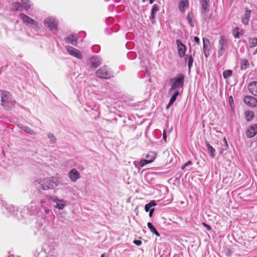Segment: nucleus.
I'll return each mask as SVG.
<instances>
[{
	"mask_svg": "<svg viewBox=\"0 0 257 257\" xmlns=\"http://www.w3.org/2000/svg\"><path fill=\"white\" fill-rule=\"evenodd\" d=\"M154 210H155V208H152L151 210L150 211H150V212H149L150 217L152 216Z\"/></svg>",
	"mask_w": 257,
	"mask_h": 257,
	"instance_id": "nucleus-45",
	"label": "nucleus"
},
{
	"mask_svg": "<svg viewBox=\"0 0 257 257\" xmlns=\"http://www.w3.org/2000/svg\"><path fill=\"white\" fill-rule=\"evenodd\" d=\"M44 24L54 34H55L57 31L58 23L53 17H49L46 19L44 21Z\"/></svg>",
	"mask_w": 257,
	"mask_h": 257,
	"instance_id": "nucleus-6",
	"label": "nucleus"
},
{
	"mask_svg": "<svg viewBox=\"0 0 257 257\" xmlns=\"http://www.w3.org/2000/svg\"><path fill=\"white\" fill-rule=\"evenodd\" d=\"M146 0H142L143 2H145Z\"/></svg>",
	"mask_w": 257,
	"mask_h": 257,
	"instance_id": "nucleus-56",
	"label": "nucleus"
},
{
	"mask_svg": "<svg viewBox=\"0 0 257 257\" xmlns=\"http://www.w3.org/2000/svg\"><path fill=\"white\" fill-rule=\"evenodd\" d=\"M11 9L14 11H22V8L21 3L19 2L13 3L12 5Z\"/></svg>",
	"mask_w": 257,
	"mask_h": 257,
	"instance_id": "nucleus-22",
	"label": "nucleus"
},
{
	"mask_svg": "<svg viewBox=\"0 0 257 257\" xmlns=\"http://www.w3.org/2000/svg\"><path fill=\"white\" fill-rule=\"evenodd\" d=\"M253 115L252 112H248V113L246 115L247 120H251L253 118Z\"/></svg>",
	"mask_w": 257,
	"mask_h": 257,
	"instance_id": "nucleus-38",
	"label": "nucleus"
},
{
	"mask_svg": "<svg viewBox=\"0 0 257 257\" xmlns=\"http://www.w3.org/2000/svg\"><path fill=\"white\" fill-rule=\"evenodd\" d=\"M257 45V39L253 38L249 39V47L251 48Z\"/></svg>",
	"mask_w": 257,
	"mask_h": 257,
	"instance_id": "nucleus-31",
	"label": "nucleus"
},
{
	"mask_svg": "<svg viewBox=\"0 0 257 257\" xmlns=\"http://www.w3.org/2000/svg\"><path fill=\"white\" fill-rule=\"evenodd\" d=\"M185 61L188 62L189 70H190L194 61L192 56L191 55H187L185 57Z\"/></svg>",
	"mask_w": 257,
	"mask_h": 257,
	"instance_id": "nucleus-25",
	"label": "nucleus"
},
{
	"mask_svg": "<svg viewBox=\"0 0 257 257\" xmlns=\"http://www.w3.org/2000/svg\"><path fill=\"white\" fill-rule=\"evenodd\" d=\"M156 205V203L154 200H152L149 203L147 204L145 206V209L146 212H148L151 210L152 208H154L153 207H154Z\"/></svg>",
	"mask_w": 257,
	"mask_h": 257,
	"instance_id": "nucleus-28",
	"label": "nucleus"
},
{
	"mask_svg": "<svg viewBox=\"0 0 257 257\" xmlns=\"http://www.w3.org/2000/svg\"><path fill=\"white\" fill-rule=\"evenodd\" d=\"M2 105L6 108H10L15 104V101L12 99L11 93L6 91H1Z\"/></svg>",
	"mask_w": 257,
	"mask_h": 257,
	"instance_id": "nucleus-3",
	"label": "nucleus"
},
{
	"mask_svg": "<svg viewBox=\"0 0 257 257\" xmlns=\"http://www.w3.org/2000/svg\"><path fill=\"white\" fill-rule=\"evenodd\" d=\"M248 89L253 95L257 96V82L253 81L248 85Z\"/></svg>",
	"mask_w": 257,
	"mask_h": 257,
	"instance_id": "nucleus-17",
	"label": "nucleus"
},
{
	"mask_svg": "<svg viewBox=\"0 0 257 257\" xmlns=\"http://www.w3.org/2000/svg\"><path fill=\"white\" fill-rule=\"evenodd\" d=\"M173 93H173V95L172 96V97H171L169 102L166 107L167 109H168L173 104V103L176 100L177 97L179 94V91H174Z\"/></svg>",
	"mask_w": 257,
	"mask_h": 257,
	"instance_id": "nucleus-19",
	"label": "nucleus"
},
{
	"mask_svg": "<svg viewBox=\"0 0 257 257\" xmlns=\"http://www.w3.org/2000/svg\"><path fill=\"white\" fill-rule=\"evenodd\" d=\"M155 0H149V2H150V3L151 4H153L154 3V2L155 1Z\"/></svg>",
	"mask_w": 257,
	"mask_h": 257,
	"instance_id": "nucleus-49",
	"label": "nucleus"
},
{
	"mask_svg": "<svg viewBox=\"0 0 257 257\" xmlns=\"http://www.w3.org/2000/svg\"><path fill=\"white\" fill-rule=\"evenodd\" d=\"M156 14L155 13H154L153 12H151V16L150 17V20L152 21V22L153 23H154V21L155 20V18H156Z\"/></svg>",
	"mask_w": 257,
	"mask_h": 257,
	"instance_id": "nucleus-40",
	"label": "nucleus"
},
{
	"mask_svg": "<svg viewBox=\"0 0 257 257\" xmlns=\"http://www.w3.org/2000/svg\"><path fill=\"white\" fill-rule=\"evenodd\" d=\"M21 6H22V11L23 10H28L31 7V5L29 3H28L26 2H24V1H22Z\"/></svg>",
	"mask_w": 257,
	"mask_h": 257,
	"instance_id": "nucleus-33",
	"label": "nucleus"
},
{
	"mask_svg": "<svg viewBox=\"0 0 257 257\" xmlns=\"http://www.w3.org/2000/svg\"><path fill=\"white\" fill-rule=\"evenodd\" d=\"M185 76L182 73L178 74L175 77L172 78L170 80L171 88L169 93H172L174 91H179L180 88H182L184 86Z\"/></svg>",
	"mask_w": 257,
	"mask_h": 257,
	"instance_id": "nucleus-2",
	"label": "nucleus"
},
{
	"mask_svg": "<svg viewBox=\"0 0 257 257\" xmlns=\"http://www.w3.org/2000/svg\"><path fill=\"white\" fill-rule=\"evenodd\" d=\"M21 128L25 132L31 134V129L29 127L26 126H22Z\"/></svg>",
	"mask_w": 257,
	"mask_h": 257,
	"instance_id": "nucleus-39",
	"label": "nucleus"
},
{
	"mask_svg": "<svg viewBox=\"0 0 257 257\" xmlns=\"http://www.w3.org/2000/svg\"><path fill=\"white\" fill-rule=\"evenodd\" d=\"M232 75V71L230 70H226L223 72V76L225 79L230 77Z\"/></svg>",
	"mask_w": 257,
	"mask_h": 257,
	"instance_id": "nucleus-34",
	"label": "nucleus"
},
{
	"mask_svg": "<svg viewBox=\"0 0 257 257\" xmlns=\"http://www.w3.org/2000/svg\"><path fill=\"white\" fill-rule=\"evenodd\" d=\"M148 227L150 230V231L154 234H155L156 236L160 237V234L158 232V231L156 229L154 226L153 225L152 223L151 222H148L147 224Z\"/></svg>",
	"mask_w": 257,
	"mask_h": 257,
	"instance_id": "nucleus-27",
	"label": "nucleus"
},
{
	"mask_svg": "<svg viewBox=\"0 0 257 257\" xmlns=\"http://www.w3.org/2000/svg\"><path fill=\"white\" fill-rule=\"evenodd\" d=\"M227 40L223 36H220L218 42V56H222L225 52L227 48Z\"/></svg>",
	"mask_w": 257,
	"mask_h": 257,
	"instance_id": "nucleus-5",
	"label": "nucleus"
},
{
	"mask_svg": "<svg viewBox=\"0 0 257 257\" xmlns=\"http://www.w3.org/2000/svg\"><path fill=\"white\" fill-rule=\"evenodd\" d=\"M142 241L140 240H135L134 241V243L138 246H140L142 244Z\"/></svg>",
	"mask_w": 257,
	"mask_h": 257,
	"instance_id": "nucleus-41",
	"label": "nucleus"
},
{
	"mask_svg": "<svg viewBox=\"0 0 257 257\" xmlns=\"http://www.w3.org/2000/svg\"><path fill=\"white\" fill-rule=\"evenodd\" d=\"M192 164V162L191 161H188L187 163H185L184 165H185V166H186V167L189 166H190Z\"/></svg>",
	"mask_w": 257,
	"mask_h": 257,
	"instance_id": "nucleus-43",
	"label": "nucleus"
},
{
	"mask_svg": "<svg viewBox=\"0 0 257 257\" xmlns=\"http://www.w3.org/2000/svg\"><path fill=\"white\" fill-rule=\"evenodd\" d=\"M203 51L206 57H208L209 55V49L207 48L206 43L209 44V41L208 39H203Z\"/></svg>",
	"mask_w": 257,
	"mask_h": 257,
	"instance_id": "nucleus-21",
	"label": "nucleus"
},
{
	"mask_svg": "<svg viewBox=\"0 0 257 257\" xmlns=\"http://www.w3.org/2000/svg\"><path fill=\"white\" fill-rule=\"evenodd\" d=\"M244 102L250 107H255L257 105V99L252 96H245Z\"/></svg>",
	"mask_w": 257,
	"mask_h": 257,
	"instance_id": "nucleus-11",
	"label": "nucleus"
},
{
	"mask_svg": "<svg viewBox=\"0 0 257 257\" xmlns=\"http://www.w3.org/2000/svg\"><path fill=\"white\" fill-rule=\"evenodd\" d=\"M230 99H231V100H232V101H233V98H232V97L231 96H230V97H229V101H230Z\"/></svg>",
	"mask_w": 257,
	"mask_h": 257,
	"instance_id": "nucleus-52",
	"label": "nucleus"
},
{
	"mask_svg": "<svg viewBox=\"0 0 257 257\" xmlns=\"http://www.w3.org/2000/svg\"><path fill=\"white\" fill-rule=\"evenodd\" d=\"M257 133V124H254L248 129L246 132V135L248 138H252Z\"/></svg>",
	"mask_w": 257,
	"mask_h": 257,
	"instance_id": "nucleus-15",
	"label": "nucleus"
},
{
	"mask_svg": "<svg viewBox=\"0 0 257 257\" xmlns=\"http://www.w3.org/2000/svg\"><path fill=\"white\" fill-rule=\"evenodd\" d=\"M163 138H164V139L165 140V139H166V134H165V133H164V135H163Z\"/></svg>",
	"mask_w": 257,
	"mask_h": 257,
	"instance_id": "nucleus-51",
	"label": "nucleus"
},
{
	"mask_svg": "<svg viewBox=\"0 0 257 257\" xmlns=\"http://www.w3.org/2000/svg\"><path fill=\"white\" fill-rule=\"evenodd\" d=\"M68 177L73 182H75L80 178V175L79 172L76 169H72L68 173Z\"/></svg>",
	"mask_w": 257,
	"mask_h": 257,
	"instance_id": "nucleus-12",
	"label": "nucleus"
},
{
	"mask_svg": "<svg viewBox=\"0 0 257 257\" xmlns=\"http://www.w3.org/2000/svg\"><path fill=\"white\" fill-rule=\"evenodd\" d=\"M232 33L235 38H239L243 35L242 31L240 32L239 28L238 27L234 28L233 30Z\"/></svg>",
	"mask_w": 257,
	"mask_h": 257,
	"instance_id": "nucleus-26",
	"label": "nucleus"
},
{
	"mask_svg": "<svg viewBox=\"0 0 257 257\" xmlns=\"http://www.w3.org/2000/svg\"><path fill=\"white\" fill-rule=\"evenodd\" d=\"M44 202V201H42L41 203H43Z\"/></svg>",
	"mask_w": 257,
	"mask_h": 257,
	"instance_id": "nucleus-57",
	"label": "nucleus"
},
{
	"mask_svg": "<svg viewBox=\"0 0 257 257\" xmlns=\"http://www.w3.org/2000/svg\"><path fill=\"white\" fill-rule=\"evenodd\" d=\"M193 17V16L192 13H189L187 16V20L188 22V23L192 27H193L194 26V23L192 21Z\"/></svg>",
	"mask_w": 257,
	"mask_h": 257,
	"instance_id": "nucleus-30",
	"label": "nucleus"
},
{
	"mask_svg": "<svg viewBox=\"0 0 257 257\" xmlns=\"http://www.w3.org/2000/svg\"><path fill=\"white\" fill-rule=\"evenodd\" d=\"M45 211L46 214H49L50 211V209L48 208H45Z\"/></svg>",
	"mask_w": 257,
	"mask_h": 257,
	"instance_id": "nucleus-46",
	"label": "nucleus"
},
{
	"mask_svg": "<svg viewBox=\"0 0 257 257\" xmlns=\"http://www.w3.org/2000/svg\"><path fill=\"white\" fill-rule=\"evenodd\" d=\"M151 163L148 160H142L140 162V166L141 167H143L144 166H145V165H146L147 164H150Z\"/></svg>",
	"mask_w": 257,
	"mask_h": 257,
	"instance_id": "nucleus-35",
	"label": "nucleus"
},
{
	"mask_svg": "<svg viewBox=\"0 0 257 257\" xmlns=\"http://www.w3.org/2000/svg\"><path fill=\"white\" fill-rule=\"evenodd\" d=\"M223 141H224V142L226 147H227L228 146V144H227V140H226V139L225 138L223 139Z\"/></svg>",
	"mask_w": 257,
	"mask_h": 257,
	"instance_id": "nucleus-47",
	"label": "nucleus"
},
{
	"mask_svg": "<svg viewBox=\"0 0 257 257\" xmlns=\"http://www.w3.org/2000/svg\"><path fill=\"white\" fill-rule=\"evenodd\" d=\"M33 29H34L35 30H37L40 28L41 25L39 23H38L37 22L35 21L34 20H33Z\"/></svg>",
	"mask_w": 257,
	"mask_h": 257,
	"instance_id": "nucleus-36",
	"label": "nucleus"
},
{
	"mask_svg": "<svg viewBox=\"0 0 257 257\" xmlns=\"http://www.w3.org/2000/svg\"><path fill=\"white\" fill-rule=\"evenodd\" d=\"M48 139H49L50 143L52 144L56 143V138L54 135L51 133H49L47 135Z\"/></svg>",
	"mask_w": 257,
	"mask_h": 257,
	"instance_id": "nucleus-32",
	"label": "nucleus"
},
{
	"mask_svg": "<svg viewBox=\"0 0 257 257\" xmlns=\"http://www.w3.org/2000/svg\"><path fill=\"white\" fill-rule=\"evenodd\" d=\"M194 41L197 44H199L200 42V39L198 37H195L194 38Z\"/></svg>",
	"mask_w": 257,
	"mask_h": 257,
	"instance_id": "nucleus-44",
	"label": "nucleus"
},
{
	"mask_svg": "<svg viewBox=\"0 0 257 257\" xmlns=\"http://www.w3.org/2000/svg\"><path fill=\"white\" fill-rule=\"evenodd\" d=\"M100 257H106L105 253H102Z\"/></svg>",
	"mask_w": 257,
	"mask_h": 257,
	"instance_id": "nucleus-48",
	"label": "nucleus"
},
{
	"mask_svg": "<svg viewBox=\"0 0 257 257\" xmlns=\"http://www.w3.org/2000/svg\"><path fill=\"white\" fill-rule=\"evenodd\" d=\"M176 43L178 48V55L180 57H183L185 55L186 51V46L182 43L180 40H177Z\"/></svg>",
	"mask_w": 257,
	"mask_h": 257,
	"instance_id": "nucleus-10",
	"label": "nucleus"
},
{
	"mask_svg": "<svg viewBox=\"0 0 257 257\" xmlns=\"http://www.w3.org/2000/svg\"><path fill=\"white\" fill-rule=\"evenodd\" d=\"M50 199L56 203L55 208L60 210L63 209L66 206V202L63 199H59L56 196H52Z\"/></svg>",
	"mask_w": 257,
	"mask_h": 257,
	"instance_id": "nucleus-8",
	"label": "nucleus"
},
{
	"mask_svg": "<svg viewBox=\"0 0 257 257\" xmlns=\"http://www.w3.org/2000/svg\"><path fill=\"white\" fill-rule=\"evenodd\" d=\"M188 0H181L179 4V9L181 12H184L186 9L188 7Z\"/></svg>",
	"mask_w": 257,
	"mask_h": 257,
	"instance_id": "nucleus-18",
	"label": "nucleus"
},
{
	"mask_svg": "<svg viewBox=\"0 0 257 257\" xmlns=\"http://www.w3.org/2000/svg\"><path fill=\"white\" fill-rule=\"evenodd\" d=\"M159 11V7L156 5L155 4L153 6L151 12L156 14L157 12H158Z\"/></svg>",
	"mask_w": 257,
	"mask_h": 257,
	"instance_id": "nucleus-37",
	"label": "nucleus"
},
{
	"mask_svg": "<svg viewBox=\"0 0 257 257\" xmlns=\"http://www.w3.org/2000/svg\"><path fill=\"white\" fill-rule=\"evenodd\" d=\"M256 53H257V49H256V50H255V52H254V54H256Z\"/></svg>",
	"mask_w": 257,
	"mask_h": 257,
	"instance_id": "nucleus-53",
	"label": "nucleus"
},
{
	"mask_svg": "<svg viewBox=\"0 0 257 257\" xmlns=\"http://www.w3.org/2000/svg\"><path fill=\"white\" fill-rule=\"evenodd\" d=\"M65 48L68 52L71 55L79 59L82 58V55L81 54V53L78 50L70 46H66Z\"/></svg>",
	"mask_w": 257,
	"mask_h": 257,
	"instance_id": "nucleus-9",
	"label": "nucleus"
},
{
	"mask_svg": "<svg viewBox=\"0 0 257 257\" xmlns=\"http://www.w3.org/2000/svg\"><path fill=\"white\" fill-rule=\"evenodd\" d=\"M205 145L207 148V150H208L210 155L211 156V157L212 158H214L215 156V149L210 145L208 141H205Z\"/></svg>",
	"mask_w": 257,
	"mask_h": 257,
	"instance_id": "nucleus-20",
	"label": "nucleus"
},
{
	"mask_svg": "<svg viewBox=\"0 0 257 257\" xmlns=\"http://www.w3.org/2000/svg\"><path fill=\"white\" fill-rule=\"evenodd\" d=\"M157 154L155 152H150L146 156V158L149 161L150 163H152L155 159Z\"/></svg>",
	"mask_w": 257,
	"mask_h": 257,
	"instance_id": "nucleus-23",
	"label": "nucleus"
},
{
	"mask_svg": "<svg viewBox=\"0 0 257 257\" xmlns=\"http://www.w3.org/2000/svg\"><path fill=\"white\" fill-rule=\"evenodd\" d=\"M249 66V63L248 61L243 59L241 61L240 68L241 70H245Z\"/></svg>",
	"mask_w": 257,
	"mask_h": 257,
	"instance_id": "nucleus-29",
	"label": "nucleus"
},
{
	"mask_svg": "<svg viewBox=\"0 0 257 257\" xmlns=\"http://www.w3.org/2000/svg\"><path fill=\"white\" fill-rule=\"evenodd\" d=\"M66 42L73 45L76 46L77 44V36L76 34L69 35L66 38Z\"/></svg>",
	"mask_w": 257,
	"mask_h": 257,
	"instance_id": "nucleus-16",
	"label": "nucleus"
},
{
	"mask_svg": "<svg viewBox=\"0 0 257 257\" xmlns=\"http://www.w3.org/2000/svg\"><path fill=\"white\" fill-rule=\"evenodd\" d=\"M255 160H256V161H257V154H256V156H255Z\"/></svg>",
	"mask_w": 257,
	"mask_h": 257,
	"instance_id": "nucleus-55",
	"label": "nucleus"
},
{
	"mask_svg": "<svg viewBox=\"0 0 257 257\" xmlns=\"http://www.w3.org/2000/svg\"><path fill=\"white\" fill-rule=\"evenodd\" d=\"M20 17L23 21V22L27 24H31L32 23V19L30 17H29L28 16L24 14H20Z\"/></svg>",
	"mask_w": 257,
	"mask_h": 257,
	"instance_id": "nucleus-24",
	"label": "nucleus"
},
{
	"mask_svg": "<svg viewBox=\"0 0 257 257\" xmlns=\"http://www.w3.org/2000/svg\"><path fill=\"white\" fill-rule=\"evenodd\" d=\"M61 183L59 178L51 177L45 179L43 180H36L35 185L38 189H42L44 190L53 189L58 186Z\"/></svg>",
	"mask_w": 257,
	"mask_h": 257,
	"instance_id": "nucleus-1",
	"label": "nucleus"
},
{
	"mask_svg": "<svg viewBox=\"0 0 257 257\" xmlns=\"http://www.w3.org/2000/svg\"><path fill=\"white\" fill-rule=\"evenodd\" d=\"M202 224L204 227H205L207 229V230H211V227L208 224H207V223H206L205 222H202Z\"/></svg>",
	"mask_w": 257,
	"mask_h": 257,
	"instance_id": "nucleus-42",
	"label": "nucleus"
},
{
	"mask_svg": "<svg viewBox=\"0 0 257 257\" xmlns=\"http://www.w3.org/2000/svg\"><path fill=\"white\" fill-rule=\"evenodd\" d=\"M201 5V15L204 19H206L209 11V0H200Z\"/></svg>",
	"mask_w": 257,
	"mask_h": 257,
	"instance_id": "nucleus-7",
	"label": "nucleus"
},
{
	"mask_svg": "<svg viewBox=\"0 0 257 257\" xmlns=\"http://www.w3.org/2000/svg\"><path fill=\"white\" fill-rule=\"evenodd\" d=\"M134 164H135V166L137 167V163H136V162H134Z\"/></svg>",
	"mask_w": 257,
	"mask_h": 257,
	"instance_id": "nucleus-54",
	"label": "nucleus"
},
{
	"mask_svg": "<svg viewBox=\"0 0 257 257\" xmlns=\"http://www.w3.org/2000/svg\"><path fill=\"white\" fill-rule=\"evenodd\" d=\"M97 77L103 79H109L112 77V73L108 70L106 66H102L95 72Z\"/></svg>",
	"mask_w": 257,
	"mask_h": 257,
	"instance_id": "nucleus-4",
	"label": "nucleus"
},
{
	"mask_svg": "<svg viewBox=\"0 0 257 257\" xmlns=\"http://www.w3.org/2000/svg\"><path fill=\"white\" fill-rule=\"evenodd\" d=\"M91 67L94 69L98 67L102 63L101 59L96 56H93L90 59Z\"/></svg>",
	"mask_w": 257,
	"mask_h": 257,
	"instance_id": "nucleus-13",
	"label": "nucleus"
},
{
	"mask_svg": "<svg viewBox=\"0 0 257 257\" xmlns=\"http://www.w3.org/2000/svg\"><path fill=\"white\" fill-rule=\"evenodd\" d=\"M245 13L241 18V22L245 25L248 24L250 17L251 11L245 8Z\"/></svg>",
	"mask_w": 257,
	"mask_h": 257,
	"instance_id": "nucleus-14",
	"label": "nucleus"
},
{
	"mask_svg": "<svg viewBox=\"0 0 257 257\" xmlns=\"http://www.w3.org/2000/svg\"><path fill=\"white\" fill-rule=\"evenodd\" d=\"M186 167L184 165H183L182 167H181V169L182 170H184Z\"/></svg>",
	"mask_w": 257,
	"mask_h": 257,
	"instance_id": "nucleus-50",
	"label": "nucleus"
}]
</instances>
